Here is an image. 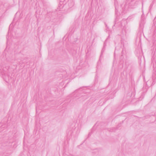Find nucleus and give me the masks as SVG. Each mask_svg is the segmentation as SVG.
<instances>
[{
    "instance_id": "obj_1",
    "label": "nucleus",
    "mask_w": 156,
    "mask_h": 156,
    "mask_svg": "<svg viewBox=\"0 0 156 156\" xmlns=\"http://www.w3.org/2000/svg\"><path fill=\"white\" fill-rule=\"evenodd\" d=\"M139 0H126L125 4H120L119 5L117 1L115 2V12L116 16V21L119 19V14L123 15L129 9L135 8L138 4Z\"/></svg>"
},
{
    "instance_id": "obj_2",
    "label": "nucleus",
    "mask_w": 156,
    "mask_h": 156,
    "mask_svg": "<svg viewBox=\"0 0 156 156\" xmlns=\"http://www.w3.org/2000/svg\"><path fill=\"white\" fill-rule=\"evenodd\" d=\"M121 45L120 46V48L122 49V51L121 52L122 55L120 57V59L122 61L123 59H125L127 58V55L126 49L125 47L124 41L123 40H121Z\"/></svg>"
},
{
    "instance_id": "obj_3",
    "label": "nucleus",
    "mask_w": 156,
    "mask_h": 156,
    "mask_svg": "<svg viewBox=\"0 0 156 156\" xmlns=\"http://www.w3.org/2000/svg\"><path fill=\"white\" fill-rule=\"evenodd\" d=\"M145 23V18L144 16L142 14L141 16V20L140 23V31L137 34V36H139V39H140V37L141 36V32L142 31L144 27V25Z\"/></svg>"
},
{
    "instance_id": "obj_4",
    "label": "nucleus",
    "mask_w": 156,
    "mask_h": 156,
    "mask_svg": "<svg viewBox=\"0 0 156 156\" xmlns=\"http://www.w3.org/2000/svg\"><path fill=\"white\" fill-rule=\"evenodd\" d=\"M63 5L62 6V7L66 8V9H69L72 8L74 5V2L72 0H68V2L66 3L65 0L63 2Z\"/></svg>"
},
{
    "instance_id": "obj_5",
    "label": "nucleus",
    "mask_w": 156,
    "mask_h": 156,
    "mask_svg": "<svg viewBox=\"0 0 156 156\" xmlns=\"http://www.w3.org/2000/svg\"><path fill=\"white\" fill-rule=\"evenodd\" d=\"M121 24V27H123V28L122 30V32L124 33V32L125 33V34L127 32V30H126V24H127V21L125 20H122V21L120 23Z\"/></svg>"
},
{
    "instance_id": "obj_6",
    "label": "nucleus",
    "mask_w": 156,
    "mask_h": 156,
    "mask_svg": "<svg viewBox=\"0 0 156 156\" xmlns=\"http://www.w3.org/2000/svg\"><path fill=\"white\" fill-rule=\"evenodd\" d=\"M125 68L126 71L127 72H130L131 71V66L129 63V61H126L125 63Z\"/></svg>"
},
{
    "instance_id": "obj_7",
    "label": "nucleus",
    "mask_w": 156,
    "mask_h": 156,
    "mask_svg": "<svg viewBox=\"0 0 156 156\" xmlns=\"http://www.w3.org/2000/svg\"><path fill=\"white\" fill-rule=\"evenodd\" d=\"M88 97V96L87 94H84L81 96L79 98H78L77 99H80V101H83L85 100Z\"/></svg>"
},
{
    "instance_id": "obj_8",
    "label": "nucleus",
    "mask_w": 156,
    "mask_h": 156,
    "mask_svg": "<svg viewBox=\"0 0 156 156\" xmlns=\"http://www.w3.org/2000/svg\"><path fill=\"white\" fill-rule=\"evenodd\" d=\"M75 129V128H73L72 129H69V130H68V135L69 137H71V136L73 135V131L74 130V129Z\"/></svg>"
},
{
    "instance_id": "obj_9",
    "label": "nucleus",
    "mask_w": 156,
    "mask_h": 156,
    "mask_svg": "<svg viewBox=\"0 0 156 156\" xmlns=\"http://www.w3.org/2000/svg\"><path fill=\"white\" fill-rule=\"evenodd\" d=\"M12 145V143L11 142H7L5 143H3L2 144V145L3 147L8 146L10 147Z\"/></svg>"
},
{
    "instance_id": "obj_10",
    "label": "nucleus",
    "mask_w": 156,
    "mask_h": 156,
    "mask_svg": "<svg viewBox=\"0 0 156 156\" xmlns=\"http://www.w3.org/2000/svg\"><path fill=\"white\" fill-rule=\"evenodd\" d=\"M135 53L137 56L139 57L140 56L141 54L140 49H136L135 51Z\"/></svg>"
},
{
    "instance_id": "obj_11",
    "label": "nucleus",
    "mask_w": 156,
    "mask_h": 156,
    "mask_svg": "<svg viewBox=\"0 0 156 156\" xmlns=\"http://www.w3.org/2000/svg\"><path fill=\"white\" fill-rule=\"evenodd\" d=\"M104 47H104L102 49L101 54L100 58H99V61H100L101 60V58L102 56L103 53L105 51V49L104 48Z\"/></svg>"
},
{
    "instance_id": "obj_12",
    "label": "nucleus",
    "mask_w": 156,
    "mask_h": 156,
    "mask_svg": "<svg viewBox=\"0 0 156 156\" xmlns=\"http://www.w3.org/2000/svg\"><path fill=\"white\" fill-rule=\"evenodd\" d=\"M8 69V67H7V68H3V73L4 75H6V74L8 72H6V69L7 70Z\"/></svg>"
},
{
    "instance_id": "obj_13",
    "label": "nucleus",
    "mask_w": 156,
    "mask_h": 156,
    "mask_svg": "<svg viewBox=\"0 0 156 156\" xmlns=\"http://www.w3.org/2000/svg\"><path fill=\"white\" fill-rule=\"evenodd\" d=\"M115 128H113L112 129H111L110 130H109V131H110V132H113L115 131Z\"/></svg>"
},
{
    "instance_id": "obj_14",
    "label": "nucleus",
    "mask_w": 156,
    "mask_h": 156,
    "mask_svg": "<svg viewBox=\"0 0 156 156\" xmlns=\"http://www.w3.org/2000/svg\"><path fill=\"white\" fill-rule=\"evenodd\" d=\"M7 154L6 153H4V154H0V156H8L9 154H8V155H6Z\"/></svg>"
},
{
    "instance_id": "obj_15",
    "label": "nucleus",
    "mask_w": 156,
    "mask_h": 156,
    "mask_svg": "<svg viewBox=\"0 0 156 156\" xmlns=\"http://www.w3.org/2000/svg\"><path fill=\"white\" fill-rule=\"evenodd\" d=\"M131 94H130V95L127 96V100H129V98H130L131 96Z\"/></svg>"
},
{
    "instance_id": "obj_16",
    "label": "nucleus",
    "mask_w": 156,
    "mask_h": 156,
    "mask_svg": "<svg viewBox=\"0 0 156 156\" xmlns=\"http://www.w3.org/2000/svg\"><path fill=\"white\" fill-rule=\"evenodd\" d=\"M107 39H108V38H107V39L105 41V42H104V47H105V46H106V41H107Z\"/></svg>"
},
{
    "instance_id": "obj_17",
    "label": "nucleus",
    "mask_w": 156,
    "mask_h": 156,
    "mask_svg": "<svg viewBox=\"0 0 156 156\" xmlns=\"http://www.w3.org/2000/svg\"><path fill=\"white\" fill-rule=\"evenodd\" d=\"M116 49H117V47H115V52H114L115 55V52H116Z\"/></svg>"
},
{
    "instance_id": "obj_18",
    "label": "nucleus",
    "mask_w": 156,
    "mask_h": 156,
    "mask_svg": "<svg viewBox=\"0 0 156 156\" xmlns=\"http://www.w3.org/2000/svg\"><path fill=\"white\" fill-rule=\"evenodd\" d=\"M2 125L1 123H0V127H1L2 126Z\"/></svg>"
},
{
    "instance_id": "obj_19",
    "label": "nucleus",
    "mask_w": 156,
    "mask_h": 156,
    "mask_svg": "<svg viewBox=\"0 0 156 156\" xmlns=\"http://www.w3.org/2000/svg\"><path fill=\"white\" fill-rule=\"evenodd\" d=\"M143 2H142V8H143Z\"/></svg>"
},
{
    "instance_id": "obj_20",
    "label": "nucleus",
    "mask_w": 156,
    "mask_h": 156,
    "mask_svg": "<svg viewBox=\"0 0 156 156\" xmlns=\"http://www.w3.org/2000/svg\"><path fill=\"white\" fill-rule=\"evenodd\" d=\"M62 3V1H61L60 4H61Z\"/></svg>"
},
{
    "instance_id": "obj_21",
    "label": "nucleus",
    "mask_w": 156,
    "mask_h": 156,
    "mask_svg": "<svg viewBox=\"0 0 156 156\" xmlns=\"http://www.w3.org/2000/svg\"><path fill=\"white\" fill-rule=\"evenodd\" d=\"M115 93H116V92H115V93H114V94Z\"/></svg>"
}]
</instances>
